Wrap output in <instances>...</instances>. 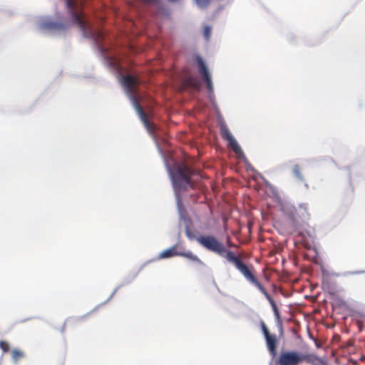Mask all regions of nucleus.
<instances>
[{
  "mask_svg": "<svg viewBox=\"0 0 365 365\" xmlns=\"http://www.w3.org/2000/svg\"><path fill=\"white\" fill-rule=\"evenodd\" d=\"M63 1L71 22L78 27L83 38L95 43L102 56L105 66L115 72L117 76H134L130 74L123 75V68L118 61L108 53V49L103 43L106 40V34L103 30L93 28L92 20L83 11L84 0H63Z\"/></svg>",
  "mask_w": 365,
  "mask_h": 365,
  "instance_id": "1",
  "label": "nucleus"
},
{
  "mask_svg": "<svg viewBox=\"0 0 365 365\" xmlns=\"http://www.w3.org/2000/svg\"><path fill=\"white\" fill-rule=\"evenodd\" d=\"M165 165L175 191L192 186L190 180V175L193 174L192 169L187 166L181 167L180 165H177L172 169L167 163Z\"/></svg>",
  "mask_w": 365,
  "mask_h": 365,
  "instance_id": "2",
  "label": "nucleus"
},
{
  "mask_svg": "<svg viewBox=\"0 0 365 365\" xmlns=\"http://www.w3.org/2000/svg\"><path fill=\"white\" fill-rule=\"evenodd\" d=\"M219 256L225 257L227 261L232 263L244 277L252 285L258 288L262 294H264V297H269L262 284L257 281L252 272L250 270L248 267L239 257L236 256L232 251L228 250L225 247V252L222 255H219Z\"/></svg>",
  "mask_w": 365,
  "mask_h": 365,
  "instance_id": "3",
  "label": "nucleus"
},
{
  "mask_svg": "<svg viewBox=\"0 0 365 365\" xmlns=\"http://www.w3.org/2000/svg\"><path fill=\"white\" fill-rule=\"evenodd\" d=\"M185 233L190 240H196L204 248L217 255H222L225 252L224 245L213 235H209L198 237L192 232L188 225L185 226Z\"/></svg>",
  "mask_w": 365,
  "mask_h": 365,
  "instance_id": "4",
  "label": "nucleus"
},
{
  "mask_svg": "<svg viewBox=\"0 0 365 365\" xmlns=\"http://www.w3.org/2000/svg\"><path fill=\"white\" fill-rule=\"evenodd\" d=\"M38 29L50 35H60L65 33L70 28L67 21H55L51 16H42L37 21Z\"/></svg>",
  "mask_w": 365,
  "mask_h": 365,
  "instance_id": "5",
  "label": "nucleus"
},
{
  "mask_svg": "<svg viewBox=\"0 0 365 365\" xmlns=\"http://www.w3.org/2000/svg\"><path fill=\"white\" fill-rule=\"evenodd\" d=\"M321 271L322 274V282L325 289H327L331 294H334L338 289V281L341 276H346L347 274H358L364 273V271H356L347 273H337L330 267L324 265L321 266Z\"/></svg>",
  "mask_w": 365,
  "mask_h": 365,
  "instance_id": "6",
  "label": "nucleus"
},
{
  "mask_svg": "<svg viewBox=\"0 0 365 365\" xmlns=\"http://www.w3.org/2000/svg\"><path fill=\"white\" fill-rule=\"evenodd\" d=\"M196 63L197 64L199 73L200 74L202 81L205 82L208 91V98L210 101H213L215 100V94L211 73H210L203 58L200 55L196 56Z\"/></svg>",
  "mask_w": 365,
  "mask_h": 365,
  "instance_id": "7",
  "label": "nucleus"
},
{
  "mask_svg": "<svg viewBox=\"0 0 365 365\" xmlns=\"http://www.w3.org/2000/svg\"><path fill=\"white\" fill-rule=\"evenodd\" d=\"M220 131L222 138L228 142V146L237 155V156L239 158H244L245 155L240 145L230 132L226 123L224 121L220 123Z\"/></svg>",
  "mask_w": 365,
  "mask_h": 365,
  "instance_id": "8",
  "label": "nucleus"
},
{
  "mask_svg": "<svg viewBox=\"0 0 365 365\" xmlns=\"http://www.w3.org/2000/svg\"><path fill=\"white\" fill-rule=\"evenodd\" d=\"M305 357L306 355L299 354L297 351H285L281 354L279 362L281 365H295Z\"/></svg>",
  "mask_w": 365,
  "mask_h": 365,
  "instance_id": "9",
  "label": "nucleus"
},
{
  "mask_svg": "<svg viewBox=\"0 0 365 365\" xmlns=\"http://www.w3.org/2000/svg\"><path fill=\"white\" fill-rule=\"evenodd\" d=\"M266 341V344L268 350L272 354L275 356L277 354V338L273 334H269L264 337Z\"/></svg>",
  "mask_w": 365,
  "mask_h": 365,
  "instance_id": "10",
  "label": "nucleus"
},
{
  "mask_svg": "<svg viewBox=\"0 0 365 365\" xmlns=\"http://www.w3.org/2000/svg\"><path fill=\"white\" fill-rule=\"evenodd\" d=\"M331 305L333 307H341L342 309H349L352 310L353 307L351 304L346 302L344 298H334L333 302H331Z\"/></svg>",
  "mask_w": 365,
  "mask_h": 365,
  "instance_id": "11",
  "label": "nucleus"
},
{
  "mask_svg": "<svg viewBox=\"0 0 365 365\" xmlns=\"http://www.w3.org/2000/svg\"><path fill=\"white\" fill-rule=\"evenodd\" d=\"M177 247V245H173V247L165 250L163 251L160 255L159 258H170L175 256H179V252L175 250V248Z\"/></svg>",
  "mask_w": 365,
  "mask_h": 365,
  "instance_id": "12",
  "label": "nucleus"
},
{
  "mask_svg": "<svg viewBox=\"0 0 365 365\" xmlns=\"http://www.w3.org/2000/svg\"><path fill=\"white\" fill-rule=\"evenodd\" d=\"M179 256L184 257L185 258H187L195 262H197V264L202 265L203 262L202 260L197 256L192 253L191 251L188 250L187 252H179Z\"/></svg>",
  "mask_w": 365,
  "mask_h": 365,
  "instance_id": "13",
  "label": "nucleus"
},
{
  "mask_svg": "<svg viewBox=\"0 0 365 365\" xmlns=\"http://www.w3.org/2000/svg\"><path fill=\"white\" fill-rule=\"evenodd\" d=\"M293 175L299 181L304 184V186L308 188V184L305 182L304 178L301 173L299 167L298 165H295L292 169Z\"/></svg>",
  "mask_w": 365,
  "mask_h": 365,
  "instance_id": "14",
  "label": "nucleus"
},
{
  "mask_svg": "<svg viewBox=\"0 0 365 365\" xmlns=\"http://www.w3.org/2000/svg\"><path fill=\"white\" fill-rule=\"evenodd\" d=\"M196 6L201 9H206L211 4L212 0H193Z\"/></svg>",
  "mask_w": 365,
  "mask_h": 365,
  "instance_id": "15",
  "label": "nucleus"
},
{
  "mask_svg": "<svg viewBox=\"0 0 365 365\" xmlns=\"http://www.w3.org/2000/svg\"><path fill=\"white\" fill-rule=\"evenodd\" d=\"M212 32V26L210 25L206 24L204 26L203 30V37L205 41L208 42L210 40Z\"/></svg>",
  "mask_w": 365,
  "mask_h": 365,
  "instance_id": "16",
  "label": "nucleus"
},
{
  "mask_svg": "<svg viewBox=\"0 0 365 365\" xmlns=\"http://www.w3.org/2000/svg\"><path fill=\"white\" fill-rule=\"evenodd\" d=\"M252 170L256 173V174L257 175V176L261 178L262 180V181L264 182V183L266 185L267 187H269V188H271L272 190H275V187L271 185V183L264 178V177L260 174L259 173H257L254 168L252 169Z\"/></svg>",
  "mask_w": 365,
  "mask_h": 365,
  "instance_id": "17",
  "label": "nucleus"
},
{
  "mask_svg": "<svg viewBox=\"0 0 365 365\" xmlns=\"http://www.w3.org/2000/svg\"><path fill=\"white\" fill-rule=\"evenodd\" d=\"M23 356L22 351L19 349H14L12 351V359L14 362H16L18 359Z\"/></svg>",
  "mask_w": 365,
  "mask_h": 365,
  "instance_id": "18",
  "label": "nucleus"
},
{
  "mask_svg": "<svg viewBox=\"0 0 365 365\" xmlns=\"http://www.w3.org/2000/svg\"><path fill=\"white\" fill-rule=\"evenodd\" d=\"M268 299H269V302L272 307L273 312L274 313V315H275L277 319H279V311L277 308V306H276L274 300L272 299V298H268Z\"/></svg>",
  "mask_w": 365,
  "mask_h": 365,
  "instance_id": "19",
  "label": "nucleus"
},
{
  "mask_svg": "<svg viewBox=\"0 0 365 365\" xmlns=\"http://www.w3.org/2000/svg\"><path fill=\"white\" fill-rule=\"evenodd\" d=\"M260 327H261V329H262L264 337L270 334L263 321L260 322Z\"/></svg>",
  "mask_w": 365,
  "mask_h": 365,
  "instance_id": "20",
  "label": "nucleus"
},
{
  "mask_svg": "<svg viewBox=\"0 0 365 365\" xmlns=\"http://www.w3.org/2000/svg\"><path fill=\"white\" fill-rule=\"evenodd\" d=\"M190 84H191L192 87L193 88H195V90H197V91L200 90V85L199 81L195 80V79H192L190 81Z\"/></svg>",
  "mask_w": 365,
  "mask_h": 365,
  "instance_id": "21",
  "label": "nucleus"
},
{
  "mask_svg": "<svg viewBox=\"0 0 365 365\" xmlns=\"http://www.w3.org/2000/svg\"><path fill=\"white\" fill-rule=\"evenodd\" d=\"M0 348L2 349L4 352H6L9 349V345L6 342L1 341Z\"/></svg>",
  "mask_w": 365,
  "mask_h": 365,
  "instance_id": "22",
  "label": "nucleus"
},
{
  "mask_svg": "<svg viewBox=\"0 0 365 365\" xmlns=\"http://www.w3.org/2000/svg\"><path fill=\"white\" fill-rule=\"evenodd\" d=\"M277 327L279 329V335L282 336L283 334V329H282V324L281 321L279 320V319H277Z\"/></svg>",
  "mask_w": 365,
  "mask_h": 365,
  "instance_id": "23",
  "label": "nucleus"
},
{
  "mask_svg": "<svg viewBox=\"0 0 365 365\" xmlns=\"http://www.w3.org/2000/svg\"><path fill=\"white\" fill-rule=\"evenodd\" d=\"M141 1L148 4H155L158 2V0H141Z\"/></svg>",
  "mask_w": 365,
  "mask_h": 365,
  "instance_id": "24",
  "label": "nucleus"
},
{
  "mask_svg": "<svg viewBox=\"0 0 365 365\" xmlns=\"http://www.w3.org/2000/svg\"><path fill=\"white\" fill-rule=\"evenodd\" d=\"M176 198H177V204H178V208L180 210V200L178 197V195H176Z\"/></svg>",
  "mask_w": 365,
  "mask_h": 365,
  "instance_id": "25",
  "label": "nucleus"
},
{
  "mask_svg": "<svg viewBox=\"0 0 365 365\" xmlns=\"http://www.w3.org/2000/svg\"><path fill=\"white\" fill-rule=\"evenodd\" d=\"M304 297H314V295H304Z\"/></svg>",
  "mask_w": 365,
  "mask_h": 365,
  "instance_id": "26",
  "label": "nucleus"
},
{
  "mask_svg": "<svg viewBox=\"0 0 365 365\" xmlns=\"http://www.w3.org/2000/svg\"><path fill=\"white\" fill-rule=\"evenodd\" d=\"M114 294H115V291L111 293L110 297H113L114 295Z\"/></svg>",
  "mask_w": 365,
  "mask_h": 365,
  "instance_id": "27",
  "label": "nucleus"
},
{
  "mask_svg": "<svg viewBox=\"0 0 365 365\" xmlns=\"http://www.w3.org/2000/svg\"><path fill=\"white\" fill-rule=\"evenodd\" d=\"M168 1H170V2H175V1H176L177 0H168Z\"/></svg>",
  "mask_w": 365,
  "mask_h": 365,
  "instance_id": "28",
  "label": "nucleus"
}]
</instances>
